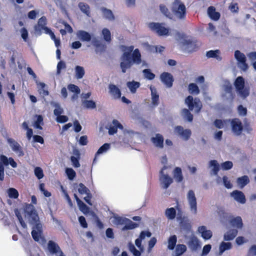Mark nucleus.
<instances>
[{
	"instance_id": "nucleus-1",
	"label": "nucleus",
	"mask_w": 256,
	"mask_h": 256,
	"mask_svg": "<svg viewBox=\"0 0 256 256\" xmlns=\"http://www.w3.org/2000/svg\"><path fill=\"white\" fill-rule=\"evenodd\" d=\"M122 47L128 50V52H124L120 58L122 62L120 63V67L122 72L126 73V70L130 68L134 64H140L142 60L140 50L138 48L134 50V46Z\"/></svg>"
},
{
	"instance_id": "nucleus-2",
	"label": "nucleus",
	"mask_w": 256,
	"mask_h": 256,
	"mask_svg": "<svg viewBox=\"0 0 256 256\" xmlns=\"http://www.w3.org/2000/svg\"><path fill=\"white\" fill-rule=\"evenodd\" d=\"M184 102L188 109H182V116L184 118L189 122H191L193 120V115L190 113V110H194L196 113H199L202 108V104L200 98H196L194 99L192 96H188L186 98Z\"/></svg>"
},
{
	"instance_id": "nucleus-3",
	"label": "nucleus",
	"mask_w": 256,
	"mask_h": 256,
	"mask_svg": "<svg viewBox=\"0 0 256 256\" xmlns=\"http://www.w3.org/2000/svg\"><path fill=\"white\" fill-rule=\"evenodd\" d=\"M179 38L182 40V44L188 52L196 51L199 47L198 40L194 38H188L184 34H178Z\"/></svg>"
},
{
	"instance_id": "nucleus-4",
	"label": "nucleus",
	"mask_w": 256,
	"mask_h": 256,
	"mask_svg": "<svg viewBox=\"0 0 256 256\" xmlns=\"http://www.w3.org/2000/svg\"><path fill=\"white\" fill-rule=\"evenodd\" d=\"M172 11L174 16L180 20H185L186 10L185 5L180 0H174L172 4Z\"/></svg>"
},
{
	"instance_id": "nucleus-5",
	"label": "nucleus",
	"mask_w": 256,
	"mask_h": 256,
	"mask_svg": "<svg viewBox=\"0 0 256 256\" xmlns=\"http://www.w3.org/2000/svg\"><path fill=\"white\" fill-rule=\"evenodd\" d=\"M10 164L13 168L17 167V164L12 158H8L4 155L0 156V180H3L4 177V166H7Z\"/></svg>"
},
{
	"instance_id": "nucleus-6",
	"label": "nucleus",
	"mask_w": 256,
	"mask_h": 256,
	"mask_svg": "<svg viewBox=\"0 0 256 256\" xmlns=\"http://www.w3.org/2000/svg\"><path fill=\"white\" fill-rule=\"evenodd\" d=\"M234 84L237 92L242 98H246L249 96L250 90L248 88H244V80L242 76H238L236 79Z\"/></svg>"
},
{
	"instance_id": "nucleus-7",
	"label": "nucleus",
	"mask_w": 256,
	"mask_h": 256,
	"mask_svg": "<svg viewBox=\"0 0 256 256\" xmlns=\"http://www.w3.org/2000/svg\"><path fill=\"white\" fill-rule=\"evenodd\" d=\"M148 28L160 36L168 35L169 32L168 29L164 26L162 24L158 22L149 23Z\"/></svg>"
},
{
	"instance_id": "nucleus-8",
	"label": "nucleus",
	"mask_w": 256,
	"mask_h": 256,
	"mask_svg": "<svg viewBox=\"0 0 256 256\" xmlns=\"http://www.w3.org/2000/svg\"><path fill=\"white\" fill-rule=\"evenodd\" d=\"M164 167L160 172V176L159 180L162 188L164 189L168 188L173 182V179L167 174H164L163 170Z\"/></svg>"
},
{
	"instance_id": "nucleus-9",
	"label": "nucleus",
	"mask_w": 256,
	"mask_h": 256,
	"mask_svg": "<svg viewBox=\"0 0 256 256\" xmlns=\"http://www.w3.org/2000/svg\"><path fill=\"white\" fill-rule=\"evenodd\" d=\"M230 125L232 132L236 136H240L244 129L242 122L239 118H234L230 120Z\"/></svg>"
},
{
	"instance_id": "nucleus-10",
	"label": "nucleus",
	"mask_w": 256,
	"mask_h": 256,
	"mask_svg": "<svg viewBox=\"0 0 256 256\" xmlns=\"http://www.w3.org/2000/svg\"><path fill=\"white\" fill-rule=\"evenodd\" d=\"M234 57L238 60L240 68L244 71L248 68V65L246 63V58L245 55L240 50H236L234 52Z\"/></svg>"
},
{
	"instance_id": "nucleus-11",
	"label": "nucleus",
	"mask_w": 256,
	"mask_h": 256,
	"mask_svg": "<svg viewBox=\"0 0 256 256\" xmlns=\"http://www.w3.org/2000/svg\"><path fill=\"white\" fill-rule=\"evenodd\" d=\"M7 142L10 144L12 150L16 153L19 156H24V152L20 144L12 138H8Z\"/></svg>"
},
{
	"instance_id": "nucleus-12",
	"label": "nucleus",
	"mask_w": 256,
	"mask_h": 256,
	"mask_svg": "<svg viewBox=\"0 0 256 256\" xmlns=\"http://www.w3.org/2000/svg\"><path fill=\"white\" fill-rule=\"evenodd\" d=\"M174 132L184 140H188L192 134L191 130L189 129L184 130L180 126H176L174 128Z\"/></svg>"
},
{
	"instance_id": "nucleus-13",
	"label": "nucleus",
	"mask_w": 256,
	"mask_h": 256,
	"mask_svg": "<svg viewBox=\"0 0 256 256\" xmlns=\"http://www.w3.org/2000/svg\"><path fill=\"white\" fill-rule=\"evenodd\" d=\"M187 198L188 201L190 208L194 214L197 212L196 199L194 192L192 190H190L188 193Z\"/></svg>"
},
{
	"instance_id": "nucleus-14",
	"label": "nucleus",
	"mask_w": 256,
	"mask_h": 256,
	"mask_svg": "<svg viewBox=\"0 0 256 256\" xmlns=\"http://www.w3.org/2000/svg\"><path fill=\"white\" fill-rule=\"evenodd\" d=\"M24 212L32 218V220L36 222L38 220V216L35 210L34 206L32 204H27L24 208Z\"/></svg>"
},
{
	"instance_id": "nucleus-15",
	"label": "nucleus",
	"mask_w": 256,
	"mask_h": 256,
	"mask_svg": "<svg viewBox=\"0 0 256 256\" xmlns=\"http://www.w3.org/2000/svg\"><path fill=\"white\" fill-rule=\"evenodd\" d=\"M162 82L168 88L172 86L174 78L172 75L166 72H164L160 74Z\"/></svg>"
},
{
	"instance_id": "nucleus-16",
	"label": "nucleus",
	"mask_w": 256,
	"mask_h": 256,
	"mask_svg": "<svg viewBox=\"0 0 256 256\" xmlns=\"http://www.w3.org/2000/svg\"><path fill=\"white\" fill-rule=\"evenodd\" d=\"M230 196L232 197L235 200L239 203L244 204L246 202V198L244 194L240 190H234L230 193Z\"/></svg>"
},
{
	"instance_id": "nucleus-17",
	"label": "nucleus",
	"mask_w": 256,
	"mask_h": 256,
	"mask_svg": "<svg viewBox=\"0 0 256 256\" xmlns=\"http://www.w3.org/2000/svg\"><path fill=\"white\" fill-rule=\"evenodd\" d=\"M188 245L192 251H196L201 248L200 242L195 236H192L190 238L188 242Z\"/></svg>"
},
{
	"instance_id": "nucleus-18",
	"label": "nucleus",
	"mask_w": 256,
	"mask_h": 256,
	"mask_svg": "<svg viewBox=\"0 0 256 256\" xmlns=\"http://www.w3.org/2000/svg\"><path fill=\"white\" fill-rule=\"evenodd\" d=\"M48 249L49 252L52 254H60L62 251L59 246L52 240H49L48 243Z\"/></svg>"
},
{
	"instance_id": "nucleus-19",
	"label": "nucleus",
	"mask_w": 256,
	"mask_h": 256,
	"mask_svg": "<svg viewBox=\"0 0 256 256\" xmlns=\"http://www.w3.org/2000/svg\"><path fill=\"white\" fill-rule=\"evenodd\" d=\"M109 92L114 98L118 99L121 98V91L118 86L114 84H110L108 86Z\"/></svg>"
},
{
	"instance_id": "nucleus-20",
	"label": "nucleus",
	"mask_w": 256,
	"mask_h": 256,
	"mask_svg": "<svg viewBox=\"0 0 256 256\" xmlns=\"http://www.w3.org/2000/svg\"><path fill=\"white\" fill-rule=\"evenodd\" d=\"M113 126H110L108 128V134L110 135H114L118 132V128L123 130L122 125L116 120H114L112 122Z\"/></svg>"
},
{
	"instance_id": "nucleus-21",
	"label": "nucleus",
	"mask_w": 256,
	"mask_h": 256,
	"mask_svg": "<svg viewBox=\"0 0 256 256\" xmlns=\"http://www.w3.org/2000/svg\"><path fill=\"white\" fill-rule=\"evenodd\" d=\"M151 140L156 147L160 148H164V138L160 134H156L155 137L151 138Z\"/></svg>"
},
{
	"instance_id": "nucleus-22",
	"label": "nucleus",
	"mask_w": 256,
	"mask_h": 256,
	"mask_svg": "<svg viewBox=\"0 0 256 256\" xmlns=\"http://www.w3.org/2000/svg\"><path fill=\"white\" fill-rule=\"evenodd\" d=\"M42 232L36 231V230H33L32 232V236L33 239L36 241L42 244L46 243V240L42 236Z\"/></svg>"
},
{
	"instance_id": "nucleus-23",
	"label": "nucleus",
	"mask_w": 256,
	"mask_h": 256,
	"mask_svg": "<svg viewBox=\"0 0 256 256\" xmlns=\"http://www.w3.org/2000/svg\"><path fill=\"white\" fill-rule=\"evenodd\" d=\"M208 14L212 20L215 21L218 20L220 16V12H216V8L213 6L208 8Z\"/></svg>"
},
{
	"instance_id": "nucleus-24",
	"label": "nucleus",
	"mask_w": 256,
	"mask_h": 256,
	"mask_svg": "<svg viewBox=\"0 0 256 256\" xmlns=\"http://www.w3.org/2000/svg\"><path fill=\"white\" fill-rule=\"evenodd\" d=\"M198 231L201 234L204 240H209L212 236L211 230H207L206 227L204 226H200Z\"/></svg>"
},
{
	"instance_id": "nucleus-25",
	"label": "nucleus",
	"mask_w": 256,
	"mask_h": 256,
	"mask_svg": "<svg viewBox=\"0 0 256 256\" xmlns=\"http://www.w3.org/2000/svg\"><path fill=\"white\" fill-rule=\"evenodd\" d=\"M92 44L96 48V50H99L100 52L105 51L106 46L105 44H102L96 38H92Z\"/></svg>"
},
{
	"instance_id": "nucleus-26",
	"label": "nucleus",
	"mask_w": 256,
	"mask_h": 256,
	"mask_svg": "<svg viewBox=\"0 0 256 256\" xmlns=\"http://www.w3.org/2000/svg\"><path fill=\"white\" fill-rule=\"evenodd\" d=\"M238 231L236 229L228 230L224 236V239L226 241L232 240L237 236Z\"/></svg>"
},
{
	"instance_id": "nucleus-27",
	"label": "nucleus",
	"mask_w": 256,
	"mask_h": 256,
	"mask_svg": "<svg viewBox=\"0 0 256 256\" xmlns=\"http://www.w3.org/2000/svg\"><path fill=\"white\" fill-rule=\"evenodd\" d=\"M46 18L45 16L41 17L38 20V24L34 26L36 32L40 33L42 28L46 26Z\"/></svg>"
},
{
	"instance_id": "nucleus-28",
	"label": "nucleus",
	"mask_w": 256,
	"mask_h": 256,
	"mask_svg": "<svg viewBox=\"0 0 256 256\" xmlns=\"http://www.w3.org/2000/svg\"><path fill=\"white\" fill-rule=\"evenodd\" d=\"M230 223L232 226L238 228H242L243 226L242 219L238 216L232 218L230 220Z\"/></svg>"
},
{
	"instance_id": "nucleus-29",
	"label": "nucleus",
	"mask_w": 256,
	"mask_h": 256,
	"mask_svg": "<svg viewBox=\"0 0 256 256\" xmlns=\"http://www.w3.org/2000/svg\"><path fill=\"white\" fill-rule=\"evenodd\" d=\"M78 36L84 42H90L91 40V35L87 32L80 30L77 33Z\"/></svg>"
},
{
	"instance_id": "nucleus-30",
	"label": "nucleus",
	"mask_w": 256,
	"mask_h": 256,
	"mask_svg": "<svg viewBox=\"0 0 256 256\" xmlns=\"http://www.w3.org/2000/svg\"><path fill=\"white\" fill-rule=\"evenodd\" d=\"M128 220H126V222L124 224L125 225L122 228V231L133 230L138 227L139 224H138L132 222L128 218Z\"/></svg>"
},
{
	"instance_id": "nucleus-31",
	"label": "nucleus",
	"mask_w": 256,
	"mask_h": 256,
	"mask_svg": "<svg viewBox=\"0 0 256 256\" xmlns=\"http://www.w3.org/2000/svg\"><path fill=\"white\" fill-rule=\"evenodd\" d=\"M249 182L250 179L248 176H244L241 177H239L236 180V183L241 188L244 187Z\"/></svg>"
},
{
	"instance_id": "nucleus-32",
	"label": "nucleus",
	"mask_w": 256,
	"mask_h": 256,
	"mask_svg": "<svg viewBox=\"0 0 256 256\" xmlns=\"http://www.w3.org/2000/svg\"><path fill=\"white\" fill-rule=\"evenodd\" d=\"M174 178L176 181L180 182L183 180V176L182 174V169L179 167H176L174 170Z\"/></svg>"
},
{
	"instance_id": "nucleus-33",
	"label": "nucleus",
	"mask_w": 256,
	"mask_h": 256,
	"mask_svg": "<svg viewBox=\"0 0 256 256\" xmlns=\"http://www.w3.org/2000/svg\"><path fill=\"white\" fill-rule=\"evenodd\" d=\"M220 54V51L218 50H210L208 51L206 53V56L208 58H216L218 60H221L222 58L218 54Z\"/></svg>"
},
{
	"instance_id": "nucleus-34",
	"label": "nucleus",
	"mask_w": 256,
	"mask_h": 256,
	"mask_svg": "<svg viewBox=\"0 0 256 256\" xmlns=\"http://www.w3.org/2000/svg\"><path fill=\"white\" fill-rule=\"evenodd\" d=\"M150 89L151 90L152 104L154 106H158L159 103V96L157 94L156 89H154L152 87L150 88Z\"/></svg>"
},
{
	"instance_id": "nucleus-35",
	"label": "nucleus",
	"mask_w": 256,
	"mask_h": 256,
	"mask_svg": "<svg viewBox=\"0 0 256 256\" xmlns=\"http://www.w3.org/2000/svg\"><path fill=\"white\" fill-rule=\"evenodd\" d=\"M186 250V246L184 244H179L176 246L174 256H180Z\"/></svg>"
},
{
	"instance_id": "nucleus-36",
	"label": "nucleus",
	"mask_w": 256,
	"mask_h": 256,
	"mask_svg": "<svg viewBox=\"0 0 256 256\" xmlns=\"http://www.w3.org/2000/svg\"><path fill=\"white\" fill-rule=\"evenodd\" d=\"M176 210L174 208H168L165 211V215L169 220H174L176 216Z\"/></svg>"
},
{
	"instance_id": "nucleus-37",
	"label": "nucleus",
	"mask_w": 256,
	"mask_h": 256,
	"mask_svg": "<svg viewBox=\"0 0 256 256\" xmlns=\"http://www.w3.org/2000/svg\"><path fill=\"white\" fill-rule=\"evenodd\" d=\"M110 148V144L108 143H106L104 144L102 146H101L97 152L95 154V157L94 159L93 163L95 162L96 158V156L98 155L102 154L103 152H106L107 150H108Z\"/></svg>"
},
{
	"instance_id": "nucleus-38",
	"label": "nucleus",
	"mask_w": 256,
	"mask_h": 256,
	"mask_svg": "<svg viewBox=\"0 0 256 256\" xmlns=\"http://www.w3.org/2000/svg\"><path fill=\"white\" fill-rule=\"evenodd\" d=\"M232 248V244L230 242H222L219 247V254H222L225 250H230Z\"/></svg>"
},
{
	"instance_id": "nucleus-39",
	"label": "nucleus",
	"mask_w": 256,
	"mask_h": 256,
	"mask_svg": "<svg viewBox=\"0 0 256 256\" xmlns=\"http://www.w3.org/2000/svg\"><path fill=\"white\" fill-rule=\"evenodd\" d=\"M176 235L170 236L168 240V248L170 250H173L176 246Z\"/></svg>"
},
{
	"instance_id": "nucleus-40",
	"label": "nucleus",
	"mask_w": 256,
	"mask_h": 256,
	"mask_svg": "<svg viewBox=\"0 0 256 256\" xmlns=\"http://www.w3.org/2000/svg\"><path fill=\"white\" fill-rule=\"evenodd\" d=\"M127 86L132 93H135L136 89L140 87V84L135 81L129 82L127 83Z\"/></svg>"
},
{
	"instance_id": "nucleus-41",
	"label": "nucleus",
	"mask_w": 256,
	"mask_h": 256,
	"mask_svg": "<svg viewBox=\"0 0 256 256\" xmlns=\"http://www.w3.org/2000/svg\"><path fill=\"white\" fill-rule=\"evenodd\" d=\"M188 90L190 94H198L200 90L198 86L194 83H190L188 84Z\"/></svg>"
},
{
	"instance_id": "nucleus-42",
	"label": "nucleus",
	"mask_w": 256,
	"mask_h": 256,
	"mask_svg": "<svg viewBox=\"0 0 256 256\" xmlns=\"http://www.w3.org/2000/svg\"><path fill=\"white\" fill-rule=\"evenodd\" d=\"M80 210L84 214H86L88 213L90 214V208L81 200H79V202L77 204Z\"/></svg>"
},
{
	"instance_id": "nucleus-43",
	"label": "nucleus",
	"mask_w": 256,
	"mask_h": 256,
	"mask_svg": "<svg viewBox=\"0 0 256 256\" xmlns=\"http://www.w3.org/2000/svg\"><path fill=\"white\" fill-rule=\"evenodd\" d=\"M102 10L104 15V16L109 20H113L114 18V16L112 12V10H108L106 8H102Z\"/></svg>"
},
{
	"instance_id": "nucleus-44",
	"label": "nucleus",
	"mask_w": 256,
	"mask_h": 256,
	"mask_svg": "<svg viewBox=\"0 0 256 256\" xmlns=\"http://www.w3.org/2000/svg\"><path fill=\"white\" fill-rule=\"evenodd\" d=\"M160 9L162 13L166 17L172 19V14L169 11L168 9L166 6L162 4L160 5Z\"/></svg>"
},
{
	"instance_id": "nucleus-45",
	"label": "nucleus",
	"mask_w": 256,
	"mask_h": 256,
	"mask_svg": "<svg viewBox=\"0 0 256 256\" xmlns=\"http://www.w3.org/2000/svg\"><path fill=\"white\" fill-rule=\"evenodd\" d=\"M78 6L84 13L86 16H90V8L89 6L82 2H80L78 4Z\"/></svg>"
},
{
	"instance_id": "nucleus-46",
	"label": "nucleus",
	"mask_w": 256,
	"mask_h": 256,
	"mask_svg": "<svg viewBox=\"0 0 256 256\" xmlns=\"http://www.w3.org/2000/svg\"><path fill=\"white\" fill-rule=\"evenodd\" d=\"M76 77L78 79H80L84 75V70L83 67L79 66H76Z\"/></svg>"
},
{
	"instance_id": "nucleus-47",
	"label": "nucleus",
	"mask_w": 256,
	"mask_h": 256,
	"mask_svg": "<svg viewBox=\"0 0 256 256\" xmlns=\"http://www.w3.org/2000/svg\"><path fill=\"white\" fill-rule=\"evenodd\" d=\"M102 34L105 41L108 42H111V34L108 29L106 28H103L102 30Z\"/></svg>"
},
{
	"instance_id": "nucleus-48",
	"label": "nucleus",
	"mask_w": 256,
	"mask_h": 256,
	"mask_svg": "<svg viewBox=\"0 0 256 256\" xmlns=\"http://www.w3.org/2000/svg\"><path fill=\"white\" fill-rule=\"evenodd\" d=\"M126 220H128L126 218L115 216H114V223L117 226L123 225L124 224Z\"/></svg>"
},
{
	"instance_id": "nucleus-49",
	"label": "nucleus",
	"mask_w": 256,
	"mask_h": 256,
	"mask_svg": "<svg viewBox=\"0 0 256 256\" xmlns=\"http://www.w3.org/2000/svg\"><path fill=\"white\" fill-rule=\"evenodd\" d=\"M210 166L213 167L212 172L214 175H217L220 170V166L216 160H212L210 162Z\"/></svg>"
},
{
	"instance_id": "nucleus-50",
	"label": "nucleus",
	"mask_w": 256,
	"mask_h": 256,
	"mask_svg": "<svg viewBox=\"0 0 256 256\" xmlns=\"http://www.w3.org/2000/svg\"><path fill=\"white\" fill-rule=\"evenodd\" d=\"M77 154H76L78 156V158H76L74 156H72L70 157V160L74 168H79L80 166V164L79 162V159H80V153L78 151H76Z\"/></svg>"
},
{
	"instance_id": "nucleus-51",
	"label": "nucleus",
	"mask_w": 256,
	"mask_h": 256,
	"mask_svg": "<svg viewBox=\"0 0 256 256\" xmlns=\"http://www.w3.org/2000/svg\"><path fill=\"white\" fill-rule=\"evenodd\" d=\"M8 196L11 198L16 199L18 197V192L14 188H10L8 190Z\"/></svg>"
},
{
	"instance_id": "nucleus-52",
	"label": "nucleus",
	"mask_w": 256,
	"mask_h": 256,
	"mask_svg": "<svg viewBox=\"0 0 256 256\" xmlns=\"http://www.w3.org/2000/svg\"><path fill=\"white\" fill-rule=\"evenodd\" d=\"M82 103L86 108L94 109L96 108V102L92 100H85Z\"/></svg>"
},
{
	"instance_id": "nucleus-53",
	"label": "nucleus",
	"mask_w": 256,
	"mask_h": 256,
	"mask_svg": "<svg viewBox=\"0 0 256 256\" xmlns=\"http://www.w3.org/2000/svg\"><path fill=\"white\" fill-rule=\"evenodd\" d=\"M142 72L145 78L148 80H152L155 78V74L151 72L150 69H144Z\"/></svg>"
},
{
	"instance_id": "nucleus-54",
	"label": "nucleus",
	"mask_w": 256,
	"mask_h": 256,
	"mask_svg": "<svg viewBox=\"0 0 256 256\" xmlns=\"http://www.w3.org/2000/svg\"><path fill=\"white\" fill-rule=\"evenodd\" d=\"M66 173L70 180H72L76 176V172L72 168H66Z\"/></svg>"
},
{
	"instance_id": "nucleus-55",
	"label": "nucleus",
	"mask_w": 256,
	"mask_h": 256,
	"mask_svg": "<svg viewBox=\"0 0 256 256\" xmlns=\"http://www.w3.org/2000/svg\"><path fill=\"white\" fill-rule=\"evenodd\" d=\"M34 173L38 179L40 180L42 179L44 176V172L42 168L40 167L37 166L36 167L34 170Z\"/></svg>"
},
{
	"instance_id": "nucleus-56",
	"label": "nucleus",
	"mask_w": 256,
	"mask_h": 256,
	"mask_svg": "<svg viewBox=\"0 0 256 256\" xmlns=\"http://www.w3.org/2000/svg\"><path fill=\"white\" fill-rule=\"evenodd\" d=\"M68 88L70 92L76 94H80V90L78 86L74 84H69L68 86Z\"/></svg>"
},
{
	"instance_id": "nucleus-57",
	"label": "nucleus",
	"mask_w": 256,
	"mask_h": 256,
	"mask_svg": "<svg viewBox=\"0 0 256 256\" xmlns=\"http://www.w3.org/2000/svg\"><path fill=\"white\" fill-rule=\"evenodd\" d=\"M43 124V118L41 115L37 116V119L34 124V126L38 129L42 130V128L40 124Z\"/></svg>"
},
{
	"instance_id": "nucleus-58",
	"label": "nucleus",
	"mask_w": 256,
	"mask_h": 256,
	"mask_svg": "<svg viewBox=\"0 0 256 256\" xmlns=\"http://www.w3.org/2000/svg\"><path fill=\"white\" fill-rule=\"evenodd\" d=\"M128 249L134 256H140L141 254L140 252L136 250L134 246L132 243L128 244Z\"/></svg>"
},
{
	"instance_id": "nucleus-59",
	"label": "nucleus",
	"mask_w": 256,
	"mask_h": 256,
	"mask_svg": "<svg viewBox=\"0 0 256 256\" xmlns=\"http://www.w3.org/2000/svg\"><path fill=\"white\" fill-rule=\"evenodd\" d=\"M78 186V192L80 194H86L90 192V190L83 184L80 183Z\"/></svg>"
},
{
	"instance_id": "nucleus-60",
	"label": "nucleus",
	"mask_w": 256,
	"mask_h": 256,
	"mask_svg": "<svg viewBox=\"0 0 256 256\" xmlns=\"http://www.w3.org/2000/svg\"><path fill=\"white\" fill-rule=\"evenodd\" d=\"M90 214L96 219L97 226L100 228H102L104 226V224L102 222L100 221V220L99 219L98 216L93 211L90 212Z\"/></svg>"
},
{
	"instance_id": "nucleus-61",
	"label": "nucleus",
	"mask_w": 256,
	"mask_h": 256,
	"mask_svg": "<svg viewBox=\"0 0 256 256\" xmlns=\"http://www.w3.org/2000/svg\"><path fill=\"white\" fill-rule=\"evenodd\" d=\"M221 166L224 170H229L232 168L233 164L230 161H226L222 163Z\"/></svg>"
},
{
	"instance_id": "nucleus-62",
	"label": "nucleus",
	"mask_w": 256,
	"mask_h": 256,
	"mask_svg": "<svg viewBox=\"0 0 256 256\" xmlns=\"http://www.w3.org/2000/svg\"><path fill=\"white\" fill-rule=\"evenodd\" d=\"M222 180L226 188L230 189L232 188V185L226 176H224L222 177Z\"/></svg>"
},
{
	"instance_id": "nucleus-63",
	"label": "nucleus",
	"mask_w": 256,
	"mask_h": 256,
	"mask_svg": "<svg viewBox=\"0 0 256 256\" xmlns=\"http://www.w3.org/2000/svg\"><path fill=\"white\" fill-rule=\"evenodd\" d=\"M56 108L54 110V114L58 116L61 115L64 112V110L58 104L56 105Z\"/></svg>"
},
{
	"instance_id": "nucleus-64",
	"label": "nucleus",
	"mask_w": 256,
	"mask_h": 256,
	"mask_svg": "<svg viewBox=\"0 0 256 256\" xmlns=\"http://www.w3.org/2000/svg\"><path fill=\"white\" fill-rule=\"evenodd\" d=\"M238 110L239 114L242 116H245L247 114L246 108L244 107L242 105H240L238 106Z\"/></svg>"
}]
</instances>
